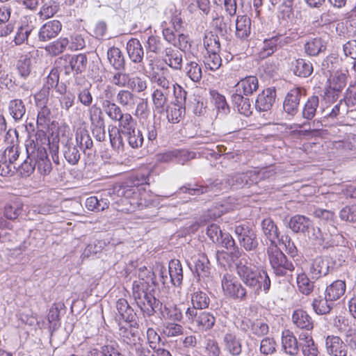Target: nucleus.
Here are the masks:
<instances>
[{
	"label": "nucleus",
	"instance_id": "obj_1",
	"mask_svg": "<svg viewBox=\"0 0 356 356\" xmlns=\"http://www.w3.org/2000/svg\"><path fill=\"white\" fill-rule=\"evenodd\" d=\"M236 262V274L243 283L238 282L229 273H225L221 280L222 288L229 297L245 301L248 298L258 296L261 292L267 294L270 288V279L267 272L257 268L249 261L248 255Z\"/></svg>",
	"mask_w": 356,
	"mask_h": 356
},
{
	"label": "nucleus",
	"instance_id": "obj_2",
	"mask_svg": "<svg viewBox=\"0 0 356 356\" xmlns=\"http://www.w3.org/2000/svg\"><path fill=\"white\" fill-rule=\"evenodd\" d=\"M132 289L136 305L144 314L150 316L161 309L162 302L150 292L145 291L143 282H134Z\"/></svg>",
	"mask_w": 356,
	"mask_h": 356
},
{
	"label": "nucleus",
	"instance_id": "obj_3",
	"mask_svg": "<svg viewBox=\"0 0 356 356\" xmlns=\"http://www.w3.org/2000/svg\"><path fill=\"white\" fill-rule=\"evenodd\" d=\"M229 180V175L224 177L222 179H217L213 181H209L205 184H188L180 188L183 193H188L191 195H200L207 193H212L216 195L221 191L227 192L232 189Z\"/></svg>",
	"mask_w": 356,
	"mask_h": 356
},
{
	"label": "nucleus",
	"instance_id": "obj_4",
	"mask_svg": "<svg viewBox=\"0 0 356 356\" xmlns=\"http://www.w3.org/2000/svg\"><path fill=\"white\" fill-rule=\"evenodd\" d=\"M270 266L277 276H284L287 271H293L294 266L289 261L286 255L277 248V245L270 246L267 250Z\"/></svg>",
	"mask_w": 356,
	"mask_h": 356
},
{
	"label": "nucleus",
	"instance_id": "obj_5",
	"mask_svg": "<svg viewBox=\"0 0 356 356\" xmlns=\"http://www.w3.org/2000/svg\"><path fill=\"white\" fill-rule=\"evenodd\" d=\"M207 55L204 56V65L206 68L215 71L222 65V59L218 52L220 49V44L217 36L206 38L204 41Z\"/></svg>",
	"mask_w": 356,
	"mask_h": 356
},
{
	"label": "nucleus",
	"instance_id": "obj_6",
	"mask_svg": "<svg viewBox=\"0 0 356 356\" xmlns=\"http://www.w3.org/2000/svg\"><path fill=\"white\" fill-rule=\"evenodd\" d=\"M186 321L196 326L199 330L207 331L215 325L216 318L209 312L195 311L193 309L186 312Z\"/></svg>",
	"mask_w": 356,
	"mask_h": 356
},
{
	"label": "nucleus",
	"instance_id": "obj_7",
	"mask_svg": "<svg viewBox=\"0 0 356 356\" xmlns=\"http://www.w3.org/2000/svg\"><path fill=\"white\" fill-rule=\"evenodd\" d=\"M235 234L241 245L246 251L254 250L258 245L257 234L254 230L246 224H241L235 227Z\"/></svg>",
	"mask_w": 356,
	"mask_h": 356
},
{
	"label": "nucleus",
	"instance_id": "obj_8",
	"mask_svg": "<svg viewBox=\"0 0 356 356\" xmlns=\"http://www.w3.org/2000/svg\"><path fill=\"white\" fill-rule=\"evenodd\" d=\"M305 95V90L300 87H294L286 93L283 102V109L290 119L298 113L300 99Z\"/></svg>",
	"mask_w": 356,
	"mask_h": 356
},
{
	"label": "nucleus",
	"instance_id": "obj_9",
	"mask_svg": "<svg viewBox=\"0 0 356 356\" xmlns=\"http://www.w3.org/2000/svg\"><path fill=\"white\" fill-rule=\"evenodd\" d=\"M265 172L250 170L244 173L229 175L232 189L241 188L257 184L265 177Z\"/></svg>",
	"mask_w": 356,
	"mask_h": 356
},
{
	"label": "nucleus",
	"instance_id": "obj_10",
	"mask_svg": "<svg viewBox=\"0 0 356 356\" xmlns=\"http://www.w3.org/2000/svg\"><path fill=\"white\" fill-rule=\"evenodd\" d=\"M334 264L331 259L325 257H317L309 266V275L312 280H317L332 273Z\"/></svg>",
	"mask_w": 356,
	"mask_h": 356
},
{
	"label": "nucleus",
	"instance_id": "obj_11",
	"mask_svg": "<svg viewBox=\"0 0 356 356\" xmlns=\"http://www.w3.org/2000/svg\"><path fill=\"white\" fill-rule=\"evenodd\" d=\"M30 158L34 160L35 168L42 175H47L52 169L51 163L48 157L46 149L42 146H33Z\"/></svg>",
	"mask_w": 356,
	"mask_h": 356
},
{
	"label": "nucleus",
	"instance_id": "obj_12",
	"mask_svg": "<svg viewBox=\"0 0 356 356\" xmlns=\"http://www.w3.org/2000/svg\"><path fill=\"white\" fill-rule=\"evenodd\" d=\"M347 74L341 72H336L330 79V88L327 90L325 99L327 101H336L339 93L347 83Z\"/></svg>",
	"mask_w": 356,
	"mask_h": 356
},
{
	"label": "nucleus",
	"instance_id": "obj_13",
	"mask_svg": "<svg viewBox=\"0 0 356 356\" xmlns=\"http://www.w3.org/2000/svg\"><path fill=\"white\" fill-rule=\"evenodd\" d=\"M325 351L330 356H347L348 348L339 336L328 335L325 340Z\"/></svg>",
	"mask_w": 356,
	"mask_h": 356
},
{
	"label": "nucleus",
	"instance_id": "obj_14",
	"mask_svg": "<svg viewBox=\"0 0 356 356\" xmlns=\"http://www.w3.org/2000/svg\"><path fill=\"white\" fill-rule=\"evenodd\" d=\"M194 153L186 149H173L157 155V160L163 163L175 162L184 164L193 157Z\"/></svg>",
	"mask_w": 356,
	"mask_h": 356
},
{
	"label": "nucleus",
	"instance_id": "obj_15",
	"mask_svg": "<svg viewBox=\"0 0 356 356\" xmlns=\"http://www.w3.org/2000/svg\"><path fill=\"white\" fill-rule=\"evenodd\" d=\"M288 224L289 227L294 233H301L312 237L310 233L311 228H313V222L308 217L299 214L295 215L290 218Z\"/></svg>",
	"mask_w": 356,
	"mask_h": 356
},
{
	"label": "nucleus",
	"instance_id": "obj_16",
	"mask_svg": "<svg viewBox=\"0 0 356 356\" xmlns=\"http://www.w3.org/2000/svg\"><path fill=\"white\" fill-rule=\"evenodd\" d=\"M276 90L274 88L264 89L258 95L255 101V108L260 112L270 111L275 102Z\"/></svg>",
	"mask_w": 356,
	"mask_h": 356
},
{
	"label": "nucleus",
	"instance_id": "obj_17",
	"mask_svg": "<svg viewBox=\"0 0 356 356\" xmlns=\"http://www.w3.org/2000/svg\"><path fill=\"white\" fill-rule=\"evenodd\" d=\"M129 323V325H122L119 323V335L122 339L123 341L126 343L129 347H131L143 339L138 336V323L135 321Z\"/></svg>",
	"mask_w": 356,
	"mask_h": 356
},
{
	"label": "nucleus",
	"instance_id": "obj_18",
	"mask_svg": "<svg viewBox=\"0 0 356 356\" xmlns=\"http://www.w3.org/2000/svg\"><path fill=\"white\" fill-rule=\"evenodd\" d=\"M259 89V80L255 76H247L241 79L234 86V92L241 93L245 96L254 94Z\"/></svg>",
	"mask_w": 356,
	"mask_h": 356
},
{
	"label": "nucleus",
	"instance_id": "obj_19",
	"mask_svg": "<svg viewBox=\"0 0 356 356\" xmlns=\"http://www.w3.org/2000/svg\"><path fill=\"white\" fill-rule=\"evenodd\" d=\"M62 29V24L58 20H51L42 26L38 38L40 41L46 42L56 38Z\"/></svg>",
	"mask_w": 356,
	"mask_h": 356
},
{
	"label": "nucleus",
	"instance_id": "obj_20",
	"mask_svg": "<svg viewBox=\"0 0 356 356\" xmlns=\"http://www.w3.org/2000/svg\"><path fill=\"white\" fill-rule=\"evenodd\" d=\"M126 49L129 58L133 63L138 64L143 62L144 49L140 42L138 39H130L127 43Z\"/></svg>",
	"mask_w": 356,
	"mask_h": 356
},
{
	"label": "nucleus",
	"instance_id": "obj_21",
	"mask_svg": "<svg viewBox=\"0 0 356 356\" xmlns=\"http://www.w3.org/2000/svg\"><path fill=\"white\" fill-rule=\"evenodd\" d=\"M251 33V19L247 15H238L236 19L235 35L240 40H248Z\"/></svg>",
	"mask_w": 356,
	"mask_h": 356
},
{
	"label": "nucleus",
	"instance_id": "obj_22",
	"mask_svg": "<svg viewBox=\"0 0 356 356\" xmlns=\"http://www.w3.org/2000/svg\"><path fill=\"white\" fill-rule=\"evenodd\" d=\"M226 350L233 356H239L242 353V343L240 339L232 332H227L223 337Z\"/></svg>",
	"mask_w": 356,
	"mask_h": 356
},
{
	"label": "nucleus",
	"instance_id": "obj_23",
	"mask_svg": "<svg viewBox=\"0 0 356 356\" xmlns=\"http://www.w3.org/2000/svg\"><path fill=\"white\" fill-rule=\"evenodd\" d=\"M291 70L296 76L309 77L313 72L312 63L304 58H298L291 63Z\"/></svg>",
	"mask_w": 356,
	"mask_h": 356
},
{
	"label": "nucleus",
	"instance_id": "obj_24",
	"mask_svg": "<svg viewBox=\"0 0 356 356\" xmlns=\"http://www.w3.org/2000/svg\"><path fill=\"white\" fill-rule=\"evenodd\" d=\"M107 60L115 70L122 71L125 69V58L119 48L115 47L109 48L107 51Z\"/></svg>",
	"mask_w": 356,
	"mask_h": 356
},
{
	"label": "nucleus",
	"instance_id": "obj_25",
	"mask_svg": "<svg viewBox=\"0 0 356 356\" xmlns=\"http://www.w3.org/2000/svg\"><path fill=\"white\" fill-rule=\"evenodd\" d=\"M294 325L302 330L310 331L313 329L314 323L312 317L304 310H296L292 315Z\"/></svg>",
	"mask_w": 356,
	"mask_h": 356
},
{
	"label": "nucleus",
	"instance_id": "obj_26",
	"mask_svg": "<svg viewBox=\"0 0 356 356\" xmlns=\"http://www.w3.org/2000/svg\"><path fill=\"white\" fill-rule=\"evenodd\" d=\"M232 102L237 111L242 115L250 116L252 111V106L250 99L245 97L243 95L238 92H234L232 95Z\"/></svg>",
	"mask_w": 356,
	"mask_h": 356
},
{
	"label": "nucleus",
	"instance_id": "obj_27",
	"mask_svg": "<svg viewBox=\"0 0 356 356\" xmlns=\"http://www.w3.org/2000/svg\"><path fill=\"white\" fill-rule=\"evenodd\" d=\"M312 308L316 314L325 315L329 314L334 307V302L327 298L325 295H318L312 301Z\"/></svg>",
	"mask_w": 356,
	"mask_h": 356
},
{
	"label": "nucleus",
	"instance_id": "obj_28",
	"mask_svg": "<svg viewBox=\"0 0 356 356\" xmlns=\"http://www.w3.org/2000/svg\"><path fill=\"white\" fill-rule=\"evenodd\" d=\"M327 48L325 39L317 37L309 40L305 44V52L310 56H316L324 52Z\"/></svg>",
	"mask_w": 356,
	"mask_h": 356
},
{
	"label": "nucleus",
	"instance_id": "obj_29",
	"mask_svg": "<svg viewBox=\"0 0 356 356\" xmlns=\"http://www.w3.org/2000/svg\"><path fill=\"white\" fill-rule=\"evenodd\" d=\"M192 307H188L186 309V312L188 310L194 309L195 311H202L209 307L210 299L205 292L197 290L191 294Z\"/></svg>",
	"mask_w": 356,
	"mask_h": 356
},
{
	"label": "nucleus",
	"instance_id": "obj_30",
	"mask_svg": "<svg viewBox=\"0 0 356 356\" xmlns=\"http://www.w3.org/2000/svg\"><path fill=\"white\" fill-rule=\"evenodd\" d=\"M261 229L264 235L270 242V246L276 245V239H279V232L277 225L273 220L270 218H265L262 220Z\"/></svg>",
	"mask_w": 356,
	"mask_h": 356
},
{
	"label": "nucleus",
	"instance_id": "obj_31",
	"mask_svg": "<svg viewBox=\"0 0 356 356\" xmlns=\"http://www.w3.org/2000/svg\"><path fill=\"white\" fill-rule=\"evenodd\" d=\"M346 288L345 282L336 280L326 287L324 295L334 302L344 295Z\"/></svg>",
	"mask_w": 356,
	"mask_h": 356
},
{
	"label": "nucleus",
	"instance_id": "obj_32",
	"mask_svg": "<svg viewBox=\"0 0 356 356\" xmlns=\"http://www.w3.org/2000/svg\"><path fill=\"white\" fill-rule=\"evenodd\" d=\"M282 345L284 351L291 355L298 354L299 348L298 341L293 332L289 330L283 332L282 337Z\"/></svg>",
	"mask_w": 356,
	"mask_h": 356
},
{
	"label": "nucleus",
	"instance_id": "obj_33",
	"mask_svg": "<svg viewBox=\"0 0 356 356\" xmlns=\"http://www.w3.org/2000/svg\"><path fill=\"white\" fill-rule=\"evenodd\" d=\"M72 74L77 75L85 72L88 65L86 54H69Z\"/></svg>",
	"mask_w": 356,
	"mask_h": 356
},
{
	"label": "nucleus",
	"instance_id": "obj_34",
	"mask_svg": "<svg viewBox=\"0 0 356 356\" xmlns=\"http://www.w3.org/2000/svg\"><path fill=\"white\" fill-rule=\"evenodd\" d=\"M168 274L170 282L175 286H179L183 280V269L179 260L172 259L169 262Z\"/></svg>",
	"mask_w": 356,
	"mask_h": 356
},
{
	"label": "nucleus",
	"instance_id": "obj_35",
	"mask_svg": "<svg viewBox=\"0 0 356 356\" xmlns=\"http://www.w3.org/2000/svg\"><path fill=\"white\" fill-rule=\"evenodd\" d=\"M115 307L122 319L127 323L134 322L136 314L126 299H118L116 302Z\"/></svg>",
	"mask_w": 356,
	"mask_h": 356
},
{
	"label": "nucleus",
	"instance_id": "obj_36",
	"mask_svg": "<svg viewBox=\"0 0 356 356\" xmlns=\"http://www.w3.org/2000/svg\"><path fill=\"white\" fill-rule=\"evenodd\" d=\"M8 110L10 115L15 122L21 121L26 113L24 103L20 99L10 100L8 104Z\"/></svg>",
	"mask_w": 356,
	"mask_h": 356
},
{
	"label": "nucleus",
	"instance_id": "obj_37",
	"mask_svg": "<svg viewBox=\"0 0 356 356\" xmlns=\"http://www.w3.org/2000/svg\"><path fill=\"white\" fill-rule=\"evenodd\" d=\"M319 105V98L316 95L309 97L302 109V117L307 121L312 120L316 115Z\"/></svg>",
	"mask_w": 356,
	"mask_h": 356
},
{
	"label": "nucleus",
	"instance_id": "obj_38",
	"mask_svg": "<svg viewBox=\"0 0 356 356\" xmlns=\"http://www.w3.org/2000/svg\"><path fill=\"white\" fill-rule=\"evenodd\" d=\"M217 243L220 244L222 247L227 250L233 248L234 251L231 252V255L233 259H238L240 257L242 258L245 257L244 254L247 255L235 245V241L229 233L223 232L222 234V236L220 238L219 242Z\"/></svg>",
	"mask_w": 356,
	"mask_h": 356
},
{
	"label": "nucleus",
	"instance_id": "obj_39",
	"mask_svg": "<svg viewBox=\"0 0 356 356\" xmlns=\"http://www.w3.org/2000/svg\"><path fill=\"white\" fill-rule=\"evenodd\" d=\"M137 101V97L129 90H120L116 95V102L127 109L133 108Z\"/></svg>",
	"mask_w": 356,
	"mask_h": 356
},
{
	"label": "nucleus",
	"instance_id": "obj_40",
	"mask_svg": "<svg viewBox=\"0 0 356 356\" xmlns=\"http://www.w3.org/2000/svg\"><path fill=\"white\" fill-rule=\"evenodd\" d=\"M212 22L213 25L221 35H225L232 31L231 19L228 17L220 15L216 13V15L213 16Z\"/></svg>",
	"mask_w": 356,
	"mask_h": 356
},
{
	"label": "nucleus",
	"instance_id": "obj_41",
	"mask_svg": "<svg viewBox=\"0 0 356 356\" xmlns=\"http://www.w3.org/2000/svg\"><path fill=\"white\" fill-rule=\"evenodd\" d=\"M169 92L162 91L161 89L154 90L152 97L153 104L158 113H163L168 108V95Z\"/></svg>",
	"mask_w": 356,
	"mask_h": 356
},
{
	"label": "nucleus",
	"instance_id": "obj_42",
	"mask_svg": "<svg viewBox=\"0 0 356 356\" xmlns=\"http://www.w3.org/2000/svg\"><path fill=\"white\" fill-rule=\"evenodd\" d=\"M102 106L106 114L114 122H118L124 115L119 105L108 99H106Z\"/></svg>",
	"mask_w": 356,
	"mask_h": 356
},
{
	"label": "nucleus",
	"instance_id": "obj_43",
	"mask_svg": "<svg viewBox=\"0 0 356 356\" xmlns=\"http://www.w3.org/2000/svg\"><path fill=\"white\" fill-rule=\"evenodd\" d=\"M63 153L65 160L70 165L77 164L81 158V154L76 145L69 141L63 145Z\"/></svg>",
	"mask_w": 356,
	"mask_h": 356
},
{
	"label": "nucleus",
	"instance_id": "obj_44",
	"mask_svg": "<svg viewBox=\"0 0 356 356\" xmlns=\"http://www.w3.org/2000/svg\"><path fill=\"white\" fill-rule=\"evenodd\" d=\"M33 149L32 146L26 147L27 158L18 166V172L23 177H29L35 169L34 160L30 158Z\"/></svg>",
	"mask_w": 356,
	"mask_h": 356
},
{
	"label": "nucleus",
	"instance_id": "obj_45",
	"mask_svg": "<svg viewBox=\"0 0 356 356\" xmlns=\"http://www.w3.org/2000/svg\"><path fill=\"white\" fill-rule=\"evenodd\" d=\"M165 56V60L166 63L175 70H180L181 68L182 55L177 50H173L171 48H165L164 50Z\"/></svg>",
	"mask_w": 356,
	"mask_h": 356
},
{
	"label": "nucleus",
	"instance_id": "obj_46",
	"mask_svg": "<svg viewBox=\"0 0 356 356\" xmlns=\"http://www.w3.org/2000/svg\"><path fill=\"white\" fill-rule=\"evenodd\" d=\"M68 46L69 40L67 38H60L47 45L45 49L51 56H56L64 52Z\"/></svg>",
	"mask_w": 356,
	"mask_h": 356
},
{
	"label": "nucleus",
	"instance_id": "obj_47",
	"mask_svg": "<svg viewBox=\"0 0 356 356\" xmlns=\"http://www.w3.org/2000/svg\"><path fill=\"white\" fill-rule=\"evenodd\" d=\"M278 49H280L275 35L265 39L263 42V46L259 53V58H266L273 55Z\"/></svg>",
	"mask_w": 356,
	"mask_h": 356
},
{
	"label": "nucleus",
	"instance_id": "obj_48",
	"mask_svg": "<svg viewBox=\"0 0 356 356\" xmlns=\"http://www.w3.org/2000/svg\"><path fill=\"white\" fill-rule=\"evenodd\" d=\"M123 136L125 137V140L132 148L138 149L140 147L144 142L143 135L141 131L137 128L133 129V130L123 135Z\"/></svg>",
	"mask_w": 356,
	"mask_h": 356
},
{
	"label": "nucleus",
	"instance_id": "obj_49",
	"mask_svg": "<svg viewBox=\"0 0 356 356\" xmlns=\"http://www.w3.org/2000/svg\"><path fill=\"white\" fill-rule=\"evenodd\" d=\"M186 308L184 306L183 307L177 305L165 306L162 314L166 318L174 321H181L184 318L183 312L184 311L186 313Z\"/></svg>",
	"mask_w": 356,
	"mask_h": 356
},
{
	"label": "nucleus",
	"instance_id": "obj_50",
	"mask_svg": "<svg viewBox=\"0 0 356 356\" xmlns=\"http://www.w3.org/2000/svg\"><path fill=\"white\" fill-rule=\"evenodd\" d=\"M147 54L149 52L160 54L164 53L163 43L159 36L150 35L146 41L145 45Z\"/></svg>",
	"mask_w": 356,
	"mask_h": 356
},
{
	"label": "nucleus",
	"instance_id": "obj_51",
	"mask_svg": "<svg viewBox=\"0 0 356 356\" xmlns=\"http://www.w3.org/2000/svg\"><path fill=\"white\" fill-rule=\"evenodd\" d=\"M195 272L199 277H206L210 274V264L208 258L204 255H200L195 261Z\"/></svg>",
	"mask_w": 356,
	"mask_h": 356
},
{
	"label": "nucleus",
	"instance_id": "obj_52",
	"mask_svg": "<svg viewBox=\"0 0 356 356\" xmlns=\"http://www.w3.org/2000/svg\"><path fill=\"white\" fill-rule=\"evenodd\" d=\"M118 130L123 135L136 128V121L131 114L125 113L118 121Z\"/></svg>",
	"mask_w": 356,
	"mask_h": 356
},
{
	"label": "nucleus",
	"instance_id": "obj_53",
	"mask_svg": "<svg viewBox=\"0 0 356 356\" xmlns=\"http://www.w3.org/2000/svg\"><path fill=\"white\" fill-rule=\"evenodd\" d=\"M96 112L98 113L99 114V125L98 126H96L93 129H92V134L94 136V137L95 138V139L98 141H104L105 140V138H106V132H105V126H104V120L103 118H102V111L100 108H95V111H94V114H92L90 115V120L92 121L93 120V117L95 115H96Z\"/></svg>",
	"mask_w": 356,
	"mask_h": 356
},
{
	"label": "nucleus",
	"instance_id": "obj_54",
	"mask_svg": "<svg viewBox=\"0 0 356 356\" xmlns=\"http://www.w3.org/2000/svg\"><path fill=\"white\" fill-rule=\"evenodd\" d=\"M37 118V126L41 130L47 129L51 121V111L47 106H39Z\"/></svg>",
	"mask_w": 356,
	"mask_h": 356
},
{
	"label": "nucleus",
	"instance_id": "obj_55",
	"mask_svg": "<svg viewBox=\"0 0 356 356\" xmlns=\"http://www.w3.org/2000/svg\"><path fill=\"white\" fill-rule=\"evenodd\" d=\"M187 76L194 82H198L202 79V69L195 61H188L184 67Z\"/></svg>",
	"mask_w": 356,
	"mask_h": 356
},
{
	"label": "nucleus",
	"instance_id": "obj_56",
	"mask_svg": "<svg viewBox=\"0 0 356 356\" xmlns=\"http://www.w3.org/2000/svg\"><path fill=\"white\" fill-rule=\"evenodd\" d=\"M339 216L342 221L356 223V204L343 207L339 211Z\"/></svg>",
	"mask_w": 356,
	"mask_h": 356
},
{
	"label": "nucleus",
	"instance_id": "obj_57",
	"mask_svg": "<svg viewBox=\"0 0 356 356\" xmlns=\"http://www.w3.org/2000/svg\"><path fill=\"white\" fill-rule=\"evenodd\" d=\"M297 284L300 291L305 295L310 294L314 290V282L304 273L298 275Z\"/></svg>",
	"mask_w": 356,
	"mask_h": 356
},
{
	"label": "nucleus",
	"instance_id": "obj_58",
	"mask_svg": "<svg viewBox=\"0 0 356 356\" xmlns=\"http://www.w3.org/2000/svg\"><path fill=\"white\" fill-rule=\"evenodd\" d=\"M76 141L81 149H91L93 145L92 140L85 129H79L76 132Z\"/></svg>",
	"mask_w": 356,
	"mask_h": 356
},
{
	"label": "nucleus",
	"instance_id": "obj_59",
	"mask_svg": "<svg viewBox=\"0 0 356 356\" xmlns=\"http://www.w3.org/2000/svg\"><path fill=\"white\" fill-rule=\"evenodd\" d=\"M33 29L34 27L33 25L28 24L22 25L19 27L14 38L15 44L20 45L26 41Z\"/></svg>",
	"mask_w": 356,
	"mask_h": 356
},
{
	"label": "nucleus",
	"instance_id": "obj_60",
	"mask_svg": "<svg viewBox=\"0 0 356 356\" xmlns=\"http://www.w3.org/2000/svg\"><path fill=\"white\" fill-rule=\"evenodd\" d=\"M105 245V242L98 240L91 241L83 252L82 256L89 257L100 252Z\"/></svg>",
	"mask_w": 356,
	"mask_h": 356
},
{
	"label": "nucleus",
	"instance_id": "obj_61",
	"mask_svg": "<svg viewBox=\"0 0 356 356\" xmlns=\"http://www.w3.org/2000/svg\"><path fill=\"white\" fill-rule=\"evenodd\" d=\"M129 353L132 356H155L144 344L143 339L137 341L129 347Z\"/></svg>",
	"mask_w": 356,
	"mask_h": 356
},
{
	"label": "nucleus",
	"instance_id": "obj_62",
	"mask_svg": "<svg viewBox=\"0 0 356 356\" xmlns=\"http://www.w3.org/2000/svg\"><path fill=\"white\" fill-rule=\"evenodd\" d=\"M167 112V118L168 121L171 123H177L180 121L182 115L185 113V107L181 106L175 105L168 109H165Z\"/></svg>",
	"mask_w": 356,
	"mask_h": 356
},
{
	"label": "nucleus",
	"instance_id": "obj_63",
	"mask_svg": "<svg viewBox=\"0 0 356 356\" xmlns=\"http://www.w3.org/2000/svg\"><path fill=\"white\" fill-rule=\"evenodd\" d=\"M334 326L338 332L343 335H346L354 327L350 324L348 318L345 317H336L334 320Z\"/></svg>",
	"mask_w": 356,
	"mask_h": 356
},
{
	"label": "nucleus",
	"instance_id": "obj_64",
	"mask_svg": "<svg viewBox=\"0 0 356 356\" xmlns=\"http://www.w3.org/2000/svg\"><path fill=\"white\" fill-rule=\"evenodd\" d=\"M342 100L348 106L356 105V81L349 85Z\"/></svg>",
	"mask_w": 356,
	"mask_h": 356
}]
</instances>
